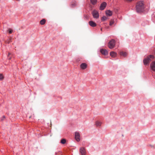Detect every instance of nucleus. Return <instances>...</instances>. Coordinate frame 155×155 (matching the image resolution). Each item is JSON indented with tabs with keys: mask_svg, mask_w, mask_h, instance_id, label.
I'll return each instance as SVG.
<instances>
[{
	"mask_svg": "<svg viewBox=\"0 0 155 155\" xmlns=\"http://www.w3.org/2000/svg\"><path fill=\"white\" fill-rule=\"evenodd\" d=\"M110 54L111 57L113 58H114L116 57L117 55V54L114 51L111 52Z\"/></svg>",
	"mask_w": 155,
	"mask_h": 155,
	"instance_id": "13",
	"label": "nucleus"
},
{
	"mask_svg": "<svg viewBox=\"0 0 155 155\" xmlns=\"http://www.w3.org/2000/svg\"><path fill=\"white\" fill-rule=\"evenodd\" d=\"M92 15L94 18H97L99 17V14L97 11H94L92 12Z\"/></svg>",
	"mask_w": 155,
	"mask_h": 155,
	"instance_id": "5",
	"label": "nucleus"
},
{
	"mask_svg": "<svg viewBox=\"0 0 155 155\" xmlns=\"http://www.w3.org/2000/svg\"><path fill=\"white\" fill-rule=\"evenodd\" d=\"M154 56L153 55H150L147 58L144 59L143 60V62L145 65H147L149 64L151 60L150 59H153Z\"/></svg>",
	"mask_w": 155,
	"mask_h": 155,
	"instance_id": "2",
	"label": "nucleus"
},
{
	"mask_svg": "<svg viewBox=\"0 0 155 155\" xmlns=\"http://www.w3.org/2000/svg\"><path fill=\"white\" fill-rule=\"evenodd\" d=\"M9 42H9V41H8V43H9Z\"/></svg>",
	"mask_w": 155,
	"mask_h": 155,
	"instance_id": "29",
	"label": "nucleus"
},
{
	"mask_svg": "<svg viewBox=\"0 0 155 155\" xmlns=\"http://www.w3.org/2000/svg\"><path fill=\"white\" fill-rule=\"evenodd\" d=\"M144 4L142 1L138 2L136 6V11L137 12H143L144 9Z\"/></svg>",
	"mask_w": 155,
	"mask_h": 155,
	"instance_id": "1",
	"label": "nucleus"
},
{
	"mask_svg": "<svg viewBox=\"0 0 155 155\" xmlns=\"http://www.w3.org/2000/svg\"><path fill=\"white\" fill-rule=\"evenodd\" d=\"M102 124V122L99 121H97L95 122V125L97 127L101 126Z\"/></svg>",
	"mask_w": 155,
	"mask_h": 155,
	"instance_id": "14",
	"label": "nucleus"
},
{
	"mask_svg": "<svg viewBox=\"0 0 155 155\" xmlns=\"http://www.w3.org/2000/svg\"><path fill=\"white\" fill-rule=\"evenodd\" d=\"M102 28H101V31H102Z\"/></svg>",
	"mask_w": 155,
	"mask_h": 155,
	"instance_id": "30",
	"label": "nucleus"
},
{
	"mask_svg": "<svg viewBox=\"0 0 155 155\" xmlns=\"http://www.w3.org/2000/svg\"><path fill=\"white\" fill-rule=\"evenodd\" d=\"M12 39V38H10V41H11Z\"/></svg>",
	"mask_w": 155,
	"mask_h": 155,
	"instance_id": "27",
	"label": "nucleus"
},
{
	"mask_svg": "<svg viewBox=\"0 0 155 155\" xmlns=\"http://www.w3.org/2000/svg\"><path fill=\"white\" fill-rule=\"evenodd\" d=\"M107 19V17L104 16L102 18V20L104 21L106 20Z\"/></svg>",
	"mask_w": 155,
	"mask_h": 155,
	"instance_id": "21",
	"label": "nucleus"
},
{
	"mask_svg": "<svg viewBox=\"0 0 155 155\" xmlns=\"http://www.w3.org/2000/svg\"><path fill=\"white\" fill-rule=\"evenodd\" d=\"M80 151L82 155H85L86 154V150L84 148H81L80 150Z\"/></svg>",
	"mask_w": 155,
	"mask_h": 155,
	"instance_id": "8",
	"label": "nucleus"
},
{
	"mask_svg": "<svg viewBox=\"0 0 155 155\" xmlns=\"http://www.w3.org/2000/svg\"><path fill=\"white\" fill-rule=\"evenodd\" d=\"M8 31H9V33L10 34H11L12 33V31H13L11 29H8Z\"/></svg>",
	"mask_w": 155,
	"mask_h": 155,
	"instance_id": "23",
	"label": "nucleus"
},
{
	"mask_svg": "<svg viewBox=\"0 0 155 155\" xmlns=\"http://www.w3.org/2000/svg\"><path fill=\"white\" fill-rule=\"evenodd\" d=\"M114 19L111 20L110 21L109 25L110 26L112 25L114 23Z\"/></svg>",
	"mask_w": 155,
	"mask_h": 155,
	"instance_id": "20",
	"label": "nucleus"
},
{
	"mask_svg": "<svg viewBox=\"0 0 155 155\" xmlns=\"http://www.w3.org/2000/svg\"><path fill=\"white\" fill-rule=\"evenodd\" d=\"M115 45V41L114 39H112L110 40L108 43V47L110 49L113 48Z\"/></svg>",
	"mask_w": 155,
	"mask_h": 155,
	"instance_id": "3",
	"label": "nucleus"
},
{
	"mask_svg": "<svg viewBox=\"0 0 155 155\" xmlns=\"http://www.w3.org/2000/svg\"><path fill=\"white\" fill-rule=\"evenodd\" d=\"M89 24L91 26L93 27H95L97 25L96 23L92 21H89Z\"/></svg>",
	"mask_w": 155,
	"mask_h": 155,
	"instance_id": "11",
	"label": "nucleus"
},
{
	"mask_svg": "<svg viewBox=\"0 0 155 155\" xmlns=\"http://www.w3.org/2000/svg\"><path fill=\"white\" fill-rule=\"evenodd\" d=\"M107 5V4L105 2H104L102 3L100 7V9L102 10L104 9Z\"/></svg>",
	"mask_w": 155,
	"mask_h": 155,
	"instance_id": "6",
	"label": "nucleus"
},
{
	"mask_svg": "<svg viewBox=\"0 0 155 155\" xmlns=\"http://www.w3.org/2000/svg\"><path fill=\"white\" fill-rule=\"evenodd\" d=\"M5 116H3V119H2V120H3L4 119H5Z\"/></svg>",
	"mask_w": 155,
	"mask_h": 155,
	"instance_id": "25",
	"label": "nucleus"
},
{
	"mask_svg": "<svg viewBox=\"0 0 155 155\" xmlns=\"http://www.w3.org/2000/svg\"><path fill=\"white\" fill-rule=\"evenodd\" d=\"M106 14L107 16H111L112 15V12L110 10H108L106 11Z\"/></svg>",
	"mask_w": 155,
	"mask_h": 155,
	"instance_id": "12",
	"label": "nucleus"
},
{
	"mask_svg": "<svg viewBox=\"0 0 155 155\" xmlns=\"http://www.w3.org/2000/svg\"><path fill=\"white\" fill-rule=\"evenodd\" d=\"M45 19H43L40 21V23L41 25H44L45 24Z\"/></svg>",
	"mask_w": 155,
	"mask_h": 155,
	"instance_id": "15",
	"label": "nucleus"
},
{
	"mask_svg": "<svg viewBox=\"0 0 155 155\" xmlns=\"http://www.w3.org/2000/svg\"><path fill=\"white\" fill-rule=\"evenodd\" d=\"M120 54L125 57L127 56V53L126 52L122 51L120 52Z\"/></svg>",
	"mask_w": 155,
	"mask_h": 155,
	"instance_id": "16",
	"label": "nucleus"
},
{
	"mask_svg": "<svg viewBox=\"0 0 155 155\" xmlns=\"http://www.w3.org/2000/svg\"><path fill=\"white\" fill-rule=\"evenodd\" d=\"M100 52L102 54L105 55H106L108 54V51L105 49H101Z\"/></svg>",
	"mask_w": 155,
	"mask_h": 155,
	"instance_id": "9",
	"label": "nucleus"
},
{
	"mask_svg": "<svg viewBox=\"0 0 155 155\" xmlns=\"http://www.w3.org/2000/svg\"><path fill=\"white\" fill-rule=\"evenodd\" d=\"M97 1V0H91V3L93 5H94L96 3Z\"/></svg>",
	"mask_w": 155,
	"mask_h": 155,
	"instance_id": "19",
	"label": "nucleus"
},
{
	"mask_svg": "<svg viewBox=\"0 0 155 155\" xmlns=\"http://www.w3.org/2000/svg\"><path fill=\"white\" fill-rule=\"evenodd\" d=\"M11 59V58H9V60H10Z\"/></svg>",
	"mask_w": 155,
	"mask_h": 155,
	"instance_id": "28",
	"label": "nucleus"
},
{
	"mask_svg": "<svg viewBox=\"0 0 155 155\" xmlns=\"http://www.w3.org/2000/svg\"><path fill=\"white\" fill-rule=\"evenodd\" d=\"M11 54L10 53H8V56H9L10 54Z\"/></svg>",
	"mask_w": 155,
	"mask_h": 155,
	"instance_id": "26",
	"label": "nucleus"
},
{
	"mask_svg": "<svg viewBox=\"0 0 155 155\" xmlns=\"http://www.w3.org/2000/svg\"><path fill=\"white\" fill-rule=\"evenodd\" d=\"M75 138L77 141L78 142L80 141V134L79 132H75Z\"/></svg>",
	"mask_w": 155,
	"mask_h": 155,
	"instance_id": "4",
	"label": "nucleus"
},
{
	"mask_svg": "<svg viewBox=\"0 0 155 155\" xmlns=\"http://www.w3.org/2000/svg\"><path fill=\"white\" fill-rule=\"evenodd\" d=\"M66 142V140L65 139H62L61 140V143L62 144H64Z\"/></svg>",
	"mask_w": 155,
	"mask_h": 155,
	"instance_id": "18",
	"label": "nucleus"
},
{
	"mask_svg": "<svg viewBox=\"0 0 155 155\" xmlns=\"http://www.w3.org/2000/svg\"><path fill=\"white\" fill-rule=\"evenodd\" d=\"M150 67L153 71H155V61L151 62L150 64Z\"/></svg>",
	"mask_w": 155,
	"mask_h": 155,
	"instance_id": "7",
	"label": "nucleus"
},
{
	"mask_svg": "<svg viewBox=\"0 0 155 155\" xmlns=\"http://www.w3.org/2000/svg\"><path fill=\"white\" fill-rule=\"evenodd\" d=\"M76 5V3L75 2H72L71 4V7L72 8H73Z\"/></svg>",
	"mask_w": 155,
	"mask_h": 155,
	"instance_id": "17",
	"label": "nucleus"
},
{
	"mask_svg": "<svg viewBox=\"0 0 155 155\" xmlns=\"http://www.w3.org/2000/svg\"><path fill=\"white\" fill-rule=\"evenodd\" d=\"M57 155H62L61 153H59L57 154Z\"/></svg>",
	"mask_w": 155,
	"mask_h": 155,
	"instance_id": "24",
	"label": "nucleus"
},
{
	"mask_svg": "<svg viewBox=\"0 0 155 155\" xmlns=\"http://www.w3.org/2000/svg\"><path fill=\"white\" fill-rule=\"evenodd\" d=\"M3 76L2 74H0V80H2L3 78Z\"/></svg>",
	"mask_w": 155,
	"mask_h": 155,
	"instance_id": "22",
	"label": "nucleus"
},
{
	"mask_svg": "<svg viewBox=\"0 0 155 155\" xmlns=\"http://www.w3.org/2000/svg\"><path fill=\"white\" fill-rule=\"evenodd\" d=\"M80 68L83 70L85 69L87 67V65L85 63H82L80 65Z\"/></svg>",
	"mask_w": 155,
	"mask_h": 155,
	"instance_id": "10",
	"label": "nucleus"
}]
</instances>
